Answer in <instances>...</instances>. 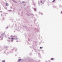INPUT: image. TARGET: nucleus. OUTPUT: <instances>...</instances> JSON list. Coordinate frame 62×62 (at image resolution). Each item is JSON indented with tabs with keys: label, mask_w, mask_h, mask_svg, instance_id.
<instances>
[{
	"label": "nucleus",
	"mask_w": 62,
	"mask_h": 62,
	"mask_svg": "<svg viewBox=\"0 0 62 62\" xmlns=\"http://www.w3.org/2000/svg\"><path fill=\"white\" fill-rule=\"evenodd\" d=\"M14 38H8V39H11V41H12H12H13V39H17V36H13V38H14Z\"/></svg>",
	"instance_id": "nucleus-1"
},
{
	"label": "nucleus",
	"mask_w": 62,
	"mask_h": 62,
	"mask_svg": "<svg viewBox=\"0 0 62 62\" xmlns=\"http://www.w3.org/2000/svg\"><path fill=\"white\" fill-rule=\"evenodd\" d=\"M6 6H8V4L7 3H6Z\"/></svg>",
	"instance_id": "nucleus-2"
},
{
	"label": "nucleus",
	"mask_w": 62,
	"mask_h": 62,
	"mask_svg": "<svg viewBox=\"0 0 62 62\" xmlns=\"http://www.w3.org/2000/svg\"><path fill=\"white\" fill-rule=\"evenodd\" d=\"M51 60H53L54 59V58H51Z\"/></svg>",
	"instance_id": "nucleus-3"
},
{
	"label": "nucleus",
	"mask_w": 62,
	"mask_h": 62,
	"mask_svg": "<svg viewBox=\"0 0 62 62\" xmlns=\"http://www.w3.org/2000/svg\"><path fill=\"white\" fill-rule=\"evenodd\" d=\"M55 0H54L53 1H52V2L54 3V2H55Z\"/></svg>",
	"instance_id": "nucleus-4"
},
{
	"label": "nucleus",
	"mask_w": 62,
	"mask_h": 62,
	"mask_svg": "<svg viewBox=\"0 0 62 62\" xmlns=\"http://www.w3.org/2000/svg\"><path fill=\"white\" fill-rule=\"evenodd\" d=\"M40 2L41 3H43V2H42V1H40Z\"/></svg>",
	"instance_id": "nucleus-5"
},
{
	"label": "nucleus",
	"mask_w": 62,
	"mask_h": 62,
	"mask_svg": "<svg viewBox=\"0 0 62 62\" xmlns=\"http://www.w3.org/2000/svg\"><path fill=\"white\" fill-rule=\"evenodd\" d=\"M2 62H5V60L2 61Z\"/></svg>",
	"instance_id": "nucleus-6"
},
{
	"label": "nucleus",
	"mask_w": 62,
	"mask_h": 62,
	"mask_svg": "<svg viewBox=\"0 0 62 62\" xmlns=\"http://www.w3.org/2000/svg\"><path fill=\"white\" fill-rule=\"evenodd\" d=\"M34 9L35 11H36V9L34 8Z\"/></svg>",
	"instance_id": "nucleus-7"
},
{
	"label": "nucleus",
	"mask_w": 62,
	"mask_h": 62,
	"mask_svg": "<svg viewBox=\"0 0 62 62\" xmlns=\"http://www.w3.org/2000/svg\"><path fill=\"white\" fill-rule=\"evenodd\" d=\"M60 8H61V7H62V6H61V5H60Z\"/></svg>",
	"instance_id": "nucleus-8"
},
{
	"label": "nucleus",
	"mask_w": 62,
	"mask_h": 62,
	"mask_svg": "<svg viewBox=\"0 0 62 62\" xmlns=\"http://www.w3.org/2000/svg\"><path fill=\"white\" fill-rule=\"evenodd\" d=\"M21 60L20 59H19L18 60L19 61H20Z\"/></svg>",
	"instance_id": "nucleus-9"
},
{
	"label": "nucleus",
	"mask_w": 62,
	"mask_h": 62,
	"mask_svg": "<svg viewBox=\"0 0 62 62\" xmlns=\"http://www.w3.org/2000/svg\"><path fill=\"white\" fill-rule=\"evenodd\" d=\"M40 49H42V47H40Z\"/></svg>",
	"instance_id": "nucleus-10"
},
{
	"label": "nucleus",
	"mask_w": 62,
	"mask_h": 62,
	"mask_svg": "<svg viewBox=\"0 0 62 62\" xmlns=\"http://www.w3.org/2000/svg\"><path fill=\"white\" fill-rule=\"evenodd\" d=\"M61 14H62V11H61Z\"/></svg>",
	"instance_id": "nucleus-11"
}]
</instances>
